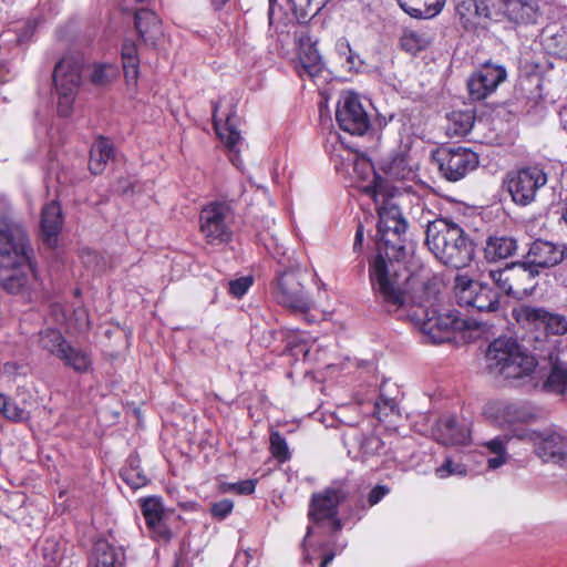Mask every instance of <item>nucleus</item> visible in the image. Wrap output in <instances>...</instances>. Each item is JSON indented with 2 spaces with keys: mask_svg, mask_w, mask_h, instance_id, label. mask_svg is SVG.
Here are the masks:
<instances>
[{
  "mask_svg": "<svg viewBox=\"0 0 567 567\" xmlns=\"http://www.w3.org/2000/svg\"><path fill=\"white\" fill-rule=\"evenodd\" d=\"M425 245L440 262L455 269L468 266L475 256L470 236L458 224L445 217L426 221Z\"/></svg>",
  "mask_w": 567,
  "mask_h": 567,
  "instance_id": "f257e3e1",
  "label": "nucleus"
},
{
  "mask_svg": "<svg viewBox=\"0 0 567 567\" xmlns=\"http://www.w3.org/2000/svg\"><path fill=\"white\" fill-rule=\"evenodd\" d=\"M378 251L369 261V279L375 300L386 312H396L408 300L410 278L402 259Z\"/></svg>",
  "mask_w": 567,
  "mask_h": 567,
  "instance_id": "f03ea898",
  "label": "nucleus"
},
{
  "mask_svg": "<svg viewBox=\"0 0 567 567\" xmlns=\"http://www.w3.org/2000/svg\"><path fill=\"white\" fill-rule=\"evenodd\" d=\"M379 215L378 221V251L394 257H405V234L408 223L393 197L388 196L383 189L381 178L374 174L373 183L365 187Z\"/></svg>",
  "mask_w": 567,
  "mask_h": 567,
  "instance_id": "7ed1b4c3",
  "label": "nucleus"
},
{
  "mask_svg": "<svg viewBox=\"0 0 567 567\" xmlns=\"http://www.w3.org/2000/svg\"><path fill=\"white\" fill-rule=\"evenodd\" d=\"M487 368L506 379H520L536 368V360L526 353L513 337H498L486 351Z\"/></svg>",
  "mask_w": 567,
  "mask_h": 567,
  "instance_id": "20e7f679",
  "label": "nucleus"
},
{
  "mask_svg": "<svg viewBox=\"0 0 567 567\" xmlns=\"http://www.w3.org/2000/svg\"><path fill=\"white\" fill-rule=\"evenodd\" d=\"M512 317L523 329L535 332L536 341L549 334L563 336L567 332V318L544 307L519 303L512 309Z\"/></svg>",
  "mask_w": 567,
  "mask_h": 567,
  "instance_id": "39448f33",
  "label": "nucleus"
},
{
  "mask_svg": "<svg viewBox=\"0 0 567 567\" xmlns=\"http://www.w3.org/2000/svg\"><path fill=\"white\" fill-rule=\"evenodd\" d=\"M82 59L73 55L63 56L54 66L53 83L58 94V113L69 116L75 96L82 83Z\"/></svg>",
  "mask_w": 567,
  "mask_h": 567,
  "instance_id": "423d86ee",
  "label": "nucleus"
},
{
  "mask_svg": "<svg viewBox=\"0 0 567 567\" xmlns=\"http://www.w3.org/2000/svg\"><path fill=\"white\" fill-rule=\"evenodd\" d=\"M547 183V174L538 165L509 171L503 178V188L518 206H527Z\"/></svg>",
  "mask_w": 567,
  "mask_h": 567,
  "instance_id": "0eeeda50",
  "label": "nucleus"
},
{
  "mask_svg": "<svg viewBox=\"0 0 567 567\" xmlns=\"http://www.w3.org/2000/svg\"><path fill=\"white\" fill-rule=\"evenodd\" d=\"M453 289L461 307L473 308L480 312H494L499 308V293L487 282L475 281L467 275H457Z\"/></svg>",
  "mask_w": 567,
  "mask_h": 567,
  "instance_id": "6e6552de",
  "label": "nucleus"
},
{
  "mask_svg": "<svg viewBox=\"0 0 567 567\" xmlns=\"http://www.w3.org/2000/svg\"><path fill=\"white\" fill-rule=\"evenodd\" d=\"M234 213L226 202H212L199 213V229L209 245L228 244L233 238Z\"/></svg>",
  "mask_w": 567,
  "mask_h": 567,
  "instance_id": "1a4fd4ad",
  "label": "nucleus"
},
{
  "mask_svg": "<svg viewBox=\"0 0 567 567\" xmlns=\"http://www.w3.org/2000/svg\"><path fill=\"white\" fill-rule=\"evenodd\" d=\"M411 317L433 343L450 341L453 332L464 327V320L453 311L441 313L419 307Z\"/></svg>",
  "mask_w": 567,
  "mask_h": 567,
  "instance_id": "9d476101",
  "label": "nucleus"
},
{
  "mask_svg": "<svg viewBox=\"0 0 567 567\" xmlns=\"http://www.w3.org/2000/svg\"><path fill=\"white\" fill-rule=\"evenodd\" d=\"M442 176L449 182H458L477 168L478 155L466 147H441L433 154Z\"/></svg>",
  "mask_w": 567,
  "mask_h": 567,
  "instance_id": "9b49d317",
  "label": "nucleus"
},
{
  "mask_svg": "<svg viewBox=\"0 0 567 567\" xmlns=\"http://www.w3.org/2000/svg\"><path fill=\"white\" fill-rule=\"evenodd\" d=\"M0 256L4 265H12V259L28 260L33 257L25 229L7 215L0 217Z\"/></svg>",
  "mask_w": 567,
  "mask_h": 567,
  "instance_id": "f8f14e48",
  "label": "nucleus"
},
{
  "mask_svg": "<svg viewBox=\"0 0 567 567\" xmlns=\"http://www.w3.org/2000/svg\"><path fill=\"white\" fill-rule=\"evenodd\" d=\"M39 285L33 257H29L28 260L12 259V265H4V260H1L0 286L8 293H23L34 290Z\"/></svg>",
  "mask_w": 567,
  "mask_h": 567,
  "instance_id": "ddd939ff",
  "label": "nucleus"
},
{
  "mask_svg": "<svg viewBox=\"0 0 567 567\" xmlns=\"http://www.w3.org/2000/svg\"><path fill=\"white\" fill-rule=\"evenodd\" d=\"M525 437L533 443L535 453L544 462L567 467V431L563 429L529 431Z\"/></svg>",
  "mask_w": 567,
  "mask_h": 567,
  "instance_id": "4468645a",
  "label": "nucleus"
},
{
  "mask_svg": "<svg viewBox=\"0 0 567 567\" xmlns=\"http://www.w3.org/2000/svg\"><path fill=\"white\" fill-rule=\"evenodd\" d=\"M349 487L344 482H332L321 492L313 493L309 502L308 518L312 523H320L327 518H334L339 514V505L348 499Z\"/></svg>",
  "mask_w": 567,
  "mask_h": 567,
  "instance_id": "2eb2a0df",
  "label": "nucleus"
},
{
  "mask_svg": "<svg viewBox=\"0 0 567 567\" xmlns=\"http://www.w3.org/2000/svg\"><path fill=\"white\" fill-rule=\"evenodd\" d=\"M507 78L505 66L485 62L467 79L468 96L472 101H483L493 94Z\"/></svg>",
  "mask_w": 567,
  "mask_h": 567,
  "instance_id": "dca6fc26",
  "label": "nucleus"
},
{
  "mask_svg": "<svg viewBox=\"0 0 567 567\" xmlns=\"http://www.w3.org/2000/svg\"><path fill=\"white\" fill-rule=\"evenodd\" d=\"M336 120L342 131L352 135H363L371 126L369 115L354 93H348L339 101Z\"/></svg>",
  "mask_w": 567,
  "mask_h": 567,
  "instance_id": "f3484780",
  "label": "nucleus"
},
{
  "mask_svg": "<svg viewBox=\"0 0 567 567\" xmlns=\"http://www.w3.org/2000/svg\"><path fill=\"white\" fill-rule=\"evenodd\" d=\"M274 295L278 303L293 311L306 312L310 309V300L296 271H285L279 275Z\"/></svg>",
  "mask_w": 567,
  "mask_h": 567,
  "instance_id": "a211bd4d",
  "label": "nucleus"
},
{
  "mask_svg": "<svg viewBox=\"0 0 567 567\" xmlns=\"http://www.w3.org/2000/svg\"><path fill=\"white\" fill-rule=\"evenodd\" d=\"M567 257V246L536 239L529 246L525 260L534 269H545L560 264Z\"/></svg>",
  "mask_w": 567,
  "mask_h": 567,
  "instance_id": "6ab92c4d",
  "label": "nucleus"
},
{
  "mask_svg": "<svg viewBox=\"0 0 567 567\" xmlns=\"http://www.w3.org/2000/svg\"><path fill=\"white\" fill-rule=\"evenodd\" d=\"M141 511L153 536L158 540H169L172 533L163 522L162 499L155 496L141 499Z\"/></svg>",
  "mask_w": 567,
  "mask_h": 567,
  "instance_id": "aec40b11",
  "label": "nucleus"
},
{
  "mask_svg": "<svg viewBox=\"0 0 567 567\" xmlns=\"http://www.w3.org/2000/svg\"><path fill=\"white\" fill-rule=\"evenodd\" d=\"M504 14L517 25L536 24L542 17L537 0H505Z\"/></svg>",
  "mask_w": 567,
  "mask_h": 567,
  "instance_id": "412c9836",
  "label": "nucleus"
},
{
  "mask_svg": "<svg viewBox=\"0 0 567 567\" xmlns=\"http://www.w3.org/2000/svg\"><path fill=\"white\" fill-rule=\"evenodd\" d=\"M219 106H220L219 101L212 102L213 124H214L215 131H216L217 135L219 136V138L221 140V142L226 145V147L230 152L238 153L239 152L238 146L241 144L243 138L240 136L239 131L236 127V122H235L236 111L230 110L226 116L225 123L223 124L217 117Z\"/></svg>",
  "mask_w": 567,
  "mask_h": 567,
  "instance_id": "4be33fe9",
  "label": "nucleus"
},
{
  "mask_svg": "<svg viewBox=\"0 0 567 567\" xmlns=\"http://www.w3.org/2000/svg\"><path fill=\"white\" fill-rule=\"evenodd\" d=\"M134 25L140 39L145 44L155 45L163 35L162 21L151 9L142 8L134 14Z\"/></svg>",
  "mask_w": 567,
  "mask_h": 567,
  "instance_id": "5701e85b",
  "label": "nucleus"
},
{
  "mask_svg": "<svg viewBox=\"0 0 567 567\" xmlns=\"http://www.w3.org/2000/svg\"><path fill=\"white\" fill-rule=\"evenodd\" d=\"M434 436L443 445H463L470 439V431L450 415L441 417L436 422Z\"/></svg>",
  "mask_w": 567,
  "mask_h": 567,
  "instance_id": "b1692460",
  "label": "nucleus"
},
{
  "mask_svg": "<svg viewBox=\"0 0 567 567\" xmlns=\"http://www.w3.org/2000/svg\"><path fill=\"white\" fill-rule=\"evenodd\" d=\"M518 248L517 240L513 236L495 233L486 238L483 249L484 258L488 262H497L515 255Z\"/></svg>",
  "mask_w": 567,
  "mask_h": 567,
  "instance_id": "393cba45",
  "label": "nucleus"
},
{
  "mask_svg": "<svg viewBox=\"0 0 567 567\" xmlns=\"http://www.w3.org/2000/svg\"><path fill=\"white\" fill-rule=\"evenodd\" d=\"M539 275L538 269H534L527 261L512 264V296L520 298L532 293L535 289V278Z\"/></svg>",
  "mask_w": 567,
  "mask_h": 567,
  "instance_id": "a878e982",
  "label": "nucleus"
},
{
  "mask_svg": "<svg viewBox=\"0 0 567 567\" xmlns=\"http://www.w3.org/2000/svg\"><path fill=\"white\" fill-rule=\"evenodd\" d=\"M324 64L315 43L310 39H301L299 47V66L298 73L302 76L308 74L310 78L319 76L323 71Z\"/></svg>",
  "mask_w": 567,
  "mask_h": 567,
  "instance_id": "bb28decb",
  "label": "nucleus"
},
{
  "mask_svg": "<svg viewBox=\"0 0 567 567\" xmlns=\"http://www.w3.org/2000/svg\"><path fill=\"white\" fill-rule=\"evenodd\" d=\"M115 156V148L112 141L104 136H99L91 146L89 169L92 174H102L107 163Z\"/></svg>",
  "mask_w": 567,
  "mask_h": 567,
  "instance_id": "cd10ccee",
  "label": "nucleus"
},
{
  "mask_svg": "<svg viewBox=\"0 0 567 567\" xmlns=\"http://www.w3.org/2000/svg\"><path fill=\"white\" fill-rule=\"evenodd\" d=\"M399 7L411 18L432 19L441 13L446 0H396Z\"/></svg>",
  "mask_w": 567,
  "mask_h": 567,
  "instance_id": "c85d7f7f",
  "label": "nucleus"
},
{
  "mask_svg": "<svg viewBox=\"0 0 567 567\" xmlns=\"http://www.w3.org/2000/svg\"><path fill=\"white\" fill-rule=\"evenodd\" d=\"M63 225L62 210L58 202L47 204L41 214V229L44 240L51 245L61 231Z\"/></svg>",
  "mask_w": 567,
  "mask_h": 567,
  "instance_id": "c756f323",
  "label": "nucleus"
},
{
  "mask_svg": "<svg viewBox=\"0 0 567 567\" xmlns=\"http://www.w3.org/2000/svg\"><path fill=\"white\" fill-rule=\"evenodd\" d=\"M400 48L412 55H416L419 52L426 50L432 39L427 32L413 29H404L401 33Z\"/></svg>",
  "mask_w": 567,
  "mask_h": 567,
  "instance_id": "7c9ffc66",
  "label": "nucleus"
},
{
  "mask_svg": "<svg viewBox=\"0 0 567 567\" xmlns=\"http://www.w3.org/2000/svg\"><path fill=\"white\" fill-rule=\"evenodd\" d=\"M121 54L126 81L136 83L140 74V58L135 42L128 39L124 40Z\"/></svg>",
  "mask_w": 567,
  "mask_h": 567,
  "instance_id": "2f4dec72",
  "label": "nucleus"
},
{
  "mask_svg": "<svg viewBox=\"0 0 567 567\" xmlns=\"http://www.w3.org/2000/svg\"><path fill=\"white\" fill-rule=\"evenodd\" d=\"M60 360L63 363L74 370L76 373H86L92 367V359L90 353L81 349L72 347L70 343L64 346L61 352Z\"/></svg>",
  "mask_w": 567,
  "mask_h": 567,
  "instance_id": "473e14b6",
  "label": "nucleus"
},
{
  "mask_svg": "<svg viewBox=\"0 0 567 567\" xmlns=\"http://www.w3.org/2000/svg\"><path fill=\"white\" fill-rule=\"evenodd\" d=\"M549 360L551 369L545 385L553 392L564 394L567 390V363L560 361L557 355L554 357L551 353L549 354Z\"/></svg>",
  "mask_w": 567,
  "mask_h": 567,
  "instance_id": "72a5a7b5",
  "label": "nucleus"
},
{
  "mask_svg": "<svg viewBox=\"0 0 567 567\" xmlns=\"http://www.w3.org/2000/svg\"><path fill=\"white\" fill-rule=\"evenodd\" d=\"M94 555L96 567H116V565H122L121 556H123V553L106 540H99L95 544Z\"/></svg>",
  "mask_w": 567,
  "mask_h": 567,
  "instance_id": "f704fd0d",
  "label": "nucleus"
},
{
  "mask_svg": "<svg viewBox=\"0 0 567 567\" xmlns=\"http://www.w3.org/2000/svg\"><path fill=\"white\" fill-rule=\"evenodd\" d=\"M384 172L389 177L399 181L411 178L413 175L408 156L403 153L393 155L384 164Z\"/></svg>",
  "mask_w": 567,
  "mask_h": 567,
  "instance_id": "c9c22d12",
  "label": "nucleus"
},
{
  "mask_svg": "<svg viewBox=\"0 0 567 567\" xmlns=\"http://www.w3.org/2000/svg\"><path fill=\"white\" fill-rule=\"evenodd\" d=\"M39 346L50 354L59 358L68 344L63 334L56 329H45L39 333Z\"/></svg>",
  "mask_w": 567,
  "mask_h": 567,
  "instance_id": "e433bc0d",
  "label": "nucleus"
},
{
  "mask_svg": "<svg viewBox=\"0 0 567 567\" xmlns=\"http://www.w3.org/2000/svg\"><path fill=\"white\" fill-rule=\"evenodd\" d=\"M352 439L357 444L363 460L379 455L384 447L383 441L373 434L365 435L363 433H357Z\"/></svg>",
  "mask_w": 567,
  "mask_h": 567,
  "instance_id": "4c0bfd02",
  "label": "nucleus"
},
{
  "mask_svg": "<svg viewBox=\"0 0 567 567\" xmlns=\"http://www.w3.org/2000/svg\"><path fill=\"white\" fill-rule=\"evenodd\" d=\"M544 43L550 54L567 60V27H560L546 35Z\"/></svg>",
  "mask_w": 567,
  "mask_h": 567,
  "instance_id": "58836bf2",
  "label": "nucleus"
},
{
  "mask_svg": "<svg viewBox=\"0 0 567 567\" xmlns=\"http://www.w3.org/2000/svg\"><path fill=\"white\" fill-rule=\"evenodd\" d=\"M503 416L509 423H526L536 417L533 409L525 403H509L505 405Z\"/></svg>",
  "mask_w": 567,
  "mask_h": 567,
  "instance_id": "ea45409f",
  "label": "nucleus"
},
{
  "mask_svg": "<svg viewBox=\"0 0 567 567\" xmlns=\"http://www.w3.org/2000/svg\"><path fill=\"white\" fill-rule=\"evenodd\" d=\"M0 413L13 422H22L29 419V413L6 394L0 393Z\"/></svg>",
  "mask_w": 567,
  "mask_h": 567,
  "instance_id": "a19ab883",
  "label": "nucleus"
},
{
  "mask_svg": "<svg viewBox=\"0 0 567 567\" xmlns=\"http://www.w3.org/2000/svg\"><path fill=\"white\" fill-rule=\"evenodd\" d=\"M455 10L460 23L466 31H475L478 28V21L474 14V0H460Z\"/></svg>",
  "mask_w": 567,
  "mask_h": 567,
  "instance_id": "79ce46f5",
  "label": "nucleus"
},
{
  "mask_svg": "<svg viewBox=\"0 0 567 567\" xmlns=\"http://www.w3.org/2000/svg\"><path fill=\"white\" fill-rule=\"evenodd\" d=\"M41 555L44 567H58L62 558L59 542L54 538H47L41 546Z\"/></svg>",
  "mask_w": 567,
  "mask_h": 567,
  "instance_id": "37998d69",
  "label": "nucleus"
},
{
  "mask_svg": "<svg viewBox=\"0 0 567 567\" xmlns=\"http://www.w3.org/2000/svg\"><path fill=\"white\" fill-rule=\"evenodd\" d=\"M511 275L512 265L502 269H491L488 271V278L491 281L507 296H512Z\"/></svg>",
  "mask_w": 567,
  "mask_h": 567,
  "instance_id": "c03bdc74",
  "label": "nucleus"
},
{
  "mask_svg": "<svg viewBox=\"0 0 567 567\" xmlns=\"http://www.w3.org/2000/svg\"><path fill=\"white\" fill-rule=\"evenodd\" d=\"M270 452L280 463L287 462L291 457L286 439L278 431L270 434Z\"/></svg>",
  "mask_w": 567,
  "mask_h": 567,
  "instance_id": "a18cd8bd",
  "label": "nucleus"
},
{
  "mask_svg": "<svg viewBox=\"0 0 567 567\" xmlns=\"http://www.w3.org/2000/svg\"><path fill=\"white\" fill-rule=\"evenodd\" d=\"M116 76V69L112 64H94L90 80L92 84L103 86Z\"/></svg>",
  "mask_w": 567,
  "mask_h": 567,
  "instance_id": "49530a36",
  "label": "nucleus"
},
{
  "mask_svg": "<svg viewBox=\"0 0 567 567\" xmlns=\"http://www.w3.org/2000/svg\"><path fill=\"white\" fill-rule=\"evenodd\" d=\"M120 476L133 489L141 488L148 482L142 468L122 467Z\"/></svg>",
  "mask_w": 567,
  "mask_h": 567,
  "instance_id": "de8ad7c7",
  "label": "nucleus"
},
{
  "mask_svg": "<svg viewBox=\"0 0 567 567\" xmlns=\"http://www.w3.org/2000/svg\"><path fill=\"white\" fill-rule=\"evenodd\" d=\"M466 467L461 463H455L451 457H446L444 463L435 468V475L439 478H446L452 475L465 476Z\"/></svg>",
  "mask_w": 567,
  "mask_h": 567,
  "instance_id": "09e8293b",
  "label": "nucleus"
},
{
  "mask_svg": "<svg viewBox=\"0 0 567 567\" xmlns=\"http://www.w3.org/2000/svg\"><path fill=\"white\" fill-rule=\"evenodd\" d=\"M257 480H245L237 483H223L220 491L224 493L234 492L238 495H250L255 492Z\"/></svg>",
  "mask_w": 567,
  "mask_h": 567,
  "instance_id": "8fccbe9b",
  "label": "nucleus"
},
{
  "mask_svg": "<svg viewBox=\"0 0 567 567\" xmlns=\"http://www.w3.org/2000/svg\"><path fill=\"white\" fill-rule=\"evenodd\" d=\"M234 509V502L228 498H224L219 502H215L210 505V515L218 519H225Z\"/></svg>",
  "mask_w": 567,
  "mask_h": 567,
  "instance_id": "3c124183",
  "label": "nucleus"
},
{
  "mask_svg": "<svg viewBox=\"0 0 567 567\" xmlns=\"http://www.w3.org/2000/svg\"><path fill=\"white\" fill-rule=\"evenodd\" d=\"M254 279L251 276L240 277L229 282V293L236 298H241L251 287Z\"/></svg>",
  "mask_w": 567,
  "mask_h": 567,
  "instance_id": "603ef678",
  "label": "nucleus"
},
{
  "mask_svg": "<svg viewBox=\"0 0 567 567\" xmlns=\"http://www.w3.org/2000/svg\"><path fill=\"white\" fill-rule=\"evenodd\" d=\"M474 14L476 21H478V27L482 22L491 19V9L485 0H474Z\"/></svg>",
  "mask_w": 567,
  "mask_h": 567,
  "instance_id": "864d4df0",
  "label": "nucleus"
},
{
  "mask_svg": "<svg viewBox=\"0 0 567 567\" xmlns=\"http://www.w3.org/2000/svg\"><path fill=\"white\" fill-rule=\"evenodd\" d=\"M389 492L390 489L385 485H377L373 487L368 495L369 506L377 505Z\"/></svg>",
  "mask_w": 567,
  "mask_h": 567,
  "instance_id": "5fc2aeb1",
  "label": "nucleus"
},
{
  "mask_svg": "<svg viewBox=\"0 0 567 567\" xmlns=\"http://www.w3.org/2000/svg\"><path fill=\"white\" fill-rule=\"evenodd\" d=\"M395 406H396V402L393 399L381 398L380 401L375 402L374 414L378 415L379 419H381L382 414H384V415L388 414L385 412V410L389 409L391 412H393Z\"/></svg>",
  "mask_w": 567,
  "mask_h": 567,
  "instance_id": "6e6d98bb",
  "label": "nucleus"
},
{
  "mask_svg": "<svg viewBox=\"0 0 567 567\" xmlns=\"http://www.w3.org/2000/svg\"><path fill=\"white\" fill-rule=\"evenodd\" d=\"M486 447L493 453V454H506L505 450V441L503 437H495L491 441H488L486 444Z\"/></svg>",
  "mask_w": 567,
  "mask_h": 567,
  "instance_id": "4d7b16f0",
  "label": "nucleus"
},
{
  "mask_svg": "<svg viewBox=\"0 0 567 567\" xmlns=\"http://www.w3.org/2000/svg\"><path fill=\"white\" fill-rule=\"evenodd\" d=\"M340 50L346 49L348 51L347 62L349 63V69L361 65V61L359 56L354 54L348 42L339 44Z\"/></svg>",
  "mask_w": 567,
  "mask_h": 567,
  "instance_id": "13d9d810",
  "label": "nucleus"
},
{
  "mask_svg": "<svg viewBox=\"0 0 567 567\" xmlns=\"http://www.w3.org/2000/svg\"><path fill=\"white\" fill-rule=\"evenodd\" d=\"M312 534V527L311 526H308L307 528V533H306V536L302 540V544H301V547H302V551H303V555H302V563H307V564H312L313 563V558L312 556H310V554L308 553V549H307V539L311 536Z\"/></svg>",
  "mask_w": 567,
  "mask_h": 567,
  "instance_id": "bf43d9fd",
  "label": "nucleus"
},
{
  "mask_svg": "<svg viewBox=\"0 0 567 567\" xmlns=\"http://www.w3.org/2000/svg\"><path fill=\"white\" fill-rule=\"evenodd\" d=\"M506 462V454H496L494 457L488 458L487 464L489 468H497Z\"/></svg>",
  "mask_w": 567,
  "mask_h": 567,
  "instance_id": "052dcab7",
  "label": "nucleus"
},
{
  "mask_svg": "<svg viewBox=\"0 0 567 567\" xmlns=\"http://www.w3.org/2000/svg\"><path fill=\"white\" fill-rule=\"evenodd\" d=\"M362 243H363V226L360 224L355 231L353 250L359 251L362 247Z\"/></svg>",
  "mask_w": 567,
  "mask_h": 567,
  "instance_id": "680f3d73",
  "label": "nucleus"
},
{
  "mask_svg": "<svg viewBox=\"0 0 567 567\" xmlns=\"http://www.w3.org/2000/svg\"><path fill=\"white\" fill-rule=\"evenodd\" d=\"M124 467L141 468V461L137 456L131 455Z\"/></svg>",
  "mask_w": 567,
  "mask_h": 567,
  "instance_id": "e2e57ef3",
  "label": "nucleus"
},
{
  "mask_svg": "<svg viewBox=\"0 0 567 567\" xmlns=\"http://www.w3.org/2000/svg\"><path fill=\"white\" fill-rule=\"evenodd\" d=\"M329 520H332V530L339 532L342 529L343 524L342 520L338 517V515L334 518H328Z\"/></svg>",
  "mask_w": 567,
  "mask_h": 567,
  "instance_id": "0e129e2a",
  "label": "nucleus"
},
{
  "mask_svg": "<svg viewBox=\"0 0 567 567\" xmlns=\"http://www.w3.org/2000/svg\"><path fill=\"white\" fill-rule=\"evenodd\" d=\"M334 558V554L333 553H328L323 556L321 563H320V567H328V565L333 560Z\"/></svg>",
  "mask_w": 567,
  "mask_h": 567,
  "instance_id": "69168bd1",
  "label": "nucleus"
},
{
  "mask_svg": "<svg viewBox=\"0 0 567 567\" xmlns=\"http://www.w3.org/2000/svg\"><path fill=\"white\" fill-rule=\"evenodd\" d=\"M228 0H212V4L215 8V10H220Z\"/></svg>",
  "mask_w": 567,
  "mask_h": 567,
  "instance_id": "338daca9",
  "label": "nucleus"
},
{
  "mask_svg": "<svg viewBox=\"0 0 567 567\" xmlns=\"http://www.w3.org/2000/svg\"><path fill=\"white\" fill-rule=\"evenodd\" d=\"M560 219L564 220L567 225V199L565 200L564 206L561 208Z\"/></svg>",
  "mask_w": 567,
  "mask_h": 567,
  "instance_id": "774afa93",
  "label": "nucleus"
}]
</instances>
